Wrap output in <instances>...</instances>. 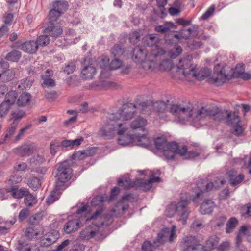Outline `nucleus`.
I'll return each mask as SVG.
<instances>
[{"label":"nucleus","mask_w":251,"mask_h":251,"mask_svg":"<svg viewBox=\"0 0 251 251\" xmlns=\"http://www.w3.org/2000/svg\"><path fill=\"white\" fill-rule=\"evenodd\" d=\"M216 206L211 200H205L200 206V211L203 215L209 214L213 212Z\"/></svg>","instance_id":"aec40b11"},{"label":"nucleus","mask_w":251,"mask_h":251,"mask_svg":"<svg viewBox=\"0 0 251 251\" xmlns=\"http://www.w3.org/2000/svg\"><path fill=\"white\" fill-rule=\"evenodd\" d=\"M31 95L29 93H23L18 98L17 104L19 106H25L30 100Z\"/></svg>","instance_id":"c9c22d12"},{"label":"nucleus","mask_w":251,"mask_h":251,"mask_svg":"<svg viewBox=\"0 0 251 251\" xmlns=\"http://www.w3.org/2000/svg\"><path fill=\"white\" fill-rule=\"evenodd\" d=\"M21 57V53L20 51L13 50L6 55L5 59L8 61L17 62L19 60Z\"/></svg>","instance_id":"ea45409f"},{"label":"nucleus","mask_w":251,"mask_h":251,"mask_svg":"<svg viewBox=\"0 0 251 251\" xmlns=\"http://www.w3.org/2000/svg\"><path fill=\"white\" fill-rule=\"evenodd\" d=\"M213 184L206 180H200L197 183V187L194 189L195 194L192 195L194 202L200 201L203 197V193L212 190Z\"/></svg>","instance_id":"9b49d317"},{"label":"nucleus","mask_w":251,"mask_h":251,"mask_svg":"<svg viewBox=\"0 0 251 251\" xmlns=\"http://www.w3.org/2000/svg\"><path fill=\"white\" fill-rule=\"evenodd\" d=\"M75 63L74 61L70 62L67 64L65 65L63 72L67 75L72 74L75 69Z\"/></svg>","instance_id":"052dcab7"},{"label":"nucleus","mask_w":251,"mask_h":251,"mask_svg":"<svg viewBox=\"0 0 251 251\" xmlns=\"http://www.w3.org/2000/svg\"><path fill=\"white\" fill-rule=\"evenodd\" d=\"M96 73V68L92 66H86L84 67L81 71V76L85 79H92Z\"/></svg>","instance_id":"cd10ccee"},{"label":"nucleus","mask_w":251,"mask_h":251,"mask_svg":"<svg viewBox=\"0 0 251 251\" xmlns=\"http://www.w3.org/2000/svg\"><path fill=\"white\" fill-rule=\"evenodd\" d=\"M146 133V132L145 131V132L141 135H140L139 134L134 135V141H137L138 145L144 147H148L150 144V140L147 137Z\"/></svg>","instance_id":"72a5a7b5"},{"label":"nucleus","mask_w":251,"mask_h":251,"mask_svg":"<svg viewBox=\"0 0 251 251\" xmlns=\"http://www.w3.org/2000/svg\"><path fill=\"white\" fill-rule=\"evenodd\" d=\"M122 134L118 139V143L122 145H126L132 143L135 140V135L129 134L127 135H123Z\"/></svg>","instance_id":"4c0bfd02"},{"label":"nucleus","mask_w":251,"mask_h":251,"mask_svg":"<svg viewBox=\"0 0 251 251\" xmlns=\"http://www.w3.org/2000/svg\"><path fill=\"white\" fill-rule=\"evenodd\" d=\"M127 130V126L120 122L116 121L114 118H111V114L108 115L104 125L100 128L99 134L106 139L112 138L116 132L118 135H122Z\"/></svg>","instance_id":"20e7f679"},{"label":"nucleus","mask_w":251,"mask_h":251,"mask_svg":"<svg viewBox=\"0 0 251 251\" xmlns=\"http://www.w3.org/2000/svg\"><path fill=\"white\" fill-rule=\"evenodd\" d=\"M52 10L63 14L68 8V3L66 1L57 0L53 2Z\"/></svg>","instance_id":"473e14b6"},{"label":"nucleus","mask_w":251,"mask_h":251,"mask_svg":"<svg viewBox=\"0 0 251 251\" xmlns=\"http://www.w3.org/2000/svg\"><path fill=\"white\" fill-rule=\"evenodd\" d=\"M21 49L25 52L33 54L36 52L38 49V45L36 41H29L22 44Z\"/></svg>","instance_id":"393cba45"},{"label":"nucleus","mask_w":251,"mask_h":251,"mask_svg":"<svg viewBox=\"0 0 251 251\" xmlns=\"http://www.w3.org/2000/svg\"><path fill=\"white\" fill-rule=\"evenodd\" d=\"M157 5L159 8L161 14L163 16L166 14V11L164 8L167 4V0H156Z\"/></svg>","instance_id":"338daca9"},{"label":"nucleus","mask_w":251,"mask_h":251,"mask_svg":"<svg viewBox=\"0 0 251 251\" xmlns=\"http://www.w3.org/2000/svg\"><path fill=\"white\" fill-rule=\"evenodd\" d=\"M61 14L60 12H56L55 10H50L49 13V22L52 23L54 22L57 21L58 18L60 17Z\"/></svg>","instance_id":"bf43d9fd"},{"label":"nucleus","mask_w":251,"mask_h":251,"mask_svg":"<svg viewBox=\"0 0 251 251\" xmlns=\"http://www.w3.org/2000/svg\"><path fill=\"white\" fill-rule=\"evenodd\" d=\"M17 97V93L15 91H10L6 94L4 101L12 105L15 102Z\"/></svg>","instance_id":"de8ad7c7"},{"label":"nucleus","mask_w":251,"mask_h":251,"mask_svg":"<svg viewBox=\"0 0 251 251\" xmlns=\"http://www.w3.org/2000/svg\"><path fill=\"white\" fill-rule=\"evenodd\" d=\"M33 81L28 78H24L20 81L18 88L21 90L30 88L32 85Z\"/></svg>","instance_id":"3c124183"},{"label":"nucleus","mask_w":251,"mask_h":251,"mask_svg":"<svg viewBox=\"0 0 251 251\" xmlns=\"http://www.w3.org/2000/svg\"><path fill=\"white\" fill-rule=\"evenodd\" d=\"M227 176L229 178L231 185L235 186L241 183L244 179V176L242 174H238L234 170H231L227 173Z\"/></svg>","instance_id":"a211bd4d"},{"label":"nucleus","mask_w":251,"mask_h":251,"mask_svg":"<svg viewBox=\"0 0 251 251\" xmlns=\"http://www.w3.org/2000/svg\"><path fill=\"white\" fill-rule=\"evenodd\" d=\"M147 121L146 119L138 117L134 119L131 124V127L133 129H141L143 132H145L144 127L147 125Z\"/></svg>","instance_id":"c85d7f7f"},{"label":"nucleus","mask_w":251,"mask_h":251,"mask_svg":"<svg viewBox=\"0 0 251 251\" xmlns=\"http://www.w3.org/2000/svg\"><path fill=\"white\" fill-rule=\"evenodd\" d=\"M46 75H43L41 76L42 79L43 80L42 86L48 87H54L55 86V81L53 79L49 78V76L53 75V73L48 69L46 71Z\"/></svg>","instance_id":"c756f323"},{"label":"nucleus","mask_w":251,"mask_h":251,"mask_svg":"<svg viewBox=\"0 0 251 251\" xmlns=\"http://www.w3.org/2000/svg\"><path fill=\"white\" fill-rule=\"evenodd\" d=\"M219 242V238L216 235L210 236L205 242V249L206 251H211L214 249H217Z\"/></svg>","instance_id":"bb28decb"},{"label":"nucleus","mask_w":251,"mask_h":251,"mask_svg":"<svg viewBox=\"0 0 251 251\" xmlns=\"http://www.w3.org/2000/svg\"><path fill=\"white\" fill-rule=\"evenodd\" d=\"M198 241V239L195 237H186L184 239V242L182 244V248L185 251H192Z\"/></svg>","instance_id":"b1692460"},{"label":"nucleus","mask_w":251,"mask_h":251,"mask_svg":"<svg viewBox=\"0 0 251 251\" xmlns=\"http://www.w3.org/2000/svg\"><path fill=\"white\" fill-rule=\"evenodd\" d=\"M22 177L19 175L13 174L5 181V191L10 193L12 197L15 199H20L24 197L26 193H28V189L25 188L19 189L17 184L22 181Z\"/></svg>","instance_id":"0eeeda50"},{"label":"nucleus","mask_w":251,"mask_h":251,"mask_svg":"<svg viewBox=\"0 0 251 251\" xmlns=\"http://www.w3.org/2000/svg\"><path fill=\"white\" fill-rule=\"evenodd\" d=\"M155 147L163 152V156L167 160L173 159L176 154L183 157L185 159L194 158L199 155L196 151H187L185 146H180L176 142L168 143L164 136L156 138L154 140Z\"/></svg>","instance_id":"f03ea898"},{"label":"nucleus","mask_w":251,"mask_h":251,"mask_svg":"<svg viewBox=\"0 0 251 251\" xmlns=\"http://www.w3.org/2000/svg\"><path fill=\"white\" fill-rule=\"evenodd\" d=\"M25 236L29 239L32 240V239L36 238L38 233L36 230L32 227L27 228L25 233Z\"/></svg>","instance_id":"864d4df0"},{"label":"nucleus","mask_w":251,"mask_h":251,"mask_svg":"<svg viewBox=\"0 0 251 251\" xmlns=\"http://www.w3.org/2000/svg\"><path fill=\"white\" fill-rule=\"evenodd\" d=\"M182 51V49L179 46H176L169 52V56L171 58H176L179 55Z\"/></svg>","instance_id":"5fc2aeb1"},{"label":"nucleus","mask_w":251,"mask_h":251,"mask_svg":"<svg viewBox=\"0 0 251 251\" xmlns=\"http://www.w3.org/2000/svg\"><path fill=\"white\" fill-rule=\"evenodd\" d=\"M152 187V184L149 180L138 179L135 180V188L143 191L149 190Z\"/></svg>","instance_id":"a878e982"},{"label":"nucleus","mask_w":251,"mask_h":251,"mask_svg":"<svg viewBox=\"0 0 251 251\" xmlns=\"http://www.w3.org/2000/svg\"><path fill=\"white\" fill-rule=\"evenodd\" d=\"M119 185H121L123 187L124 189L125 190H128L132 187H135V181H131L129 179H119L118 180Z\"/></svg>","instance_id":"79ce46f5"},{"label":"nucleus","mask_w":251,"mask_h":251,"mask_svg":"<svg viewBox=\"0 0 251 251\" xmlns=\"http://www.w3.org/2000/svg\"><path fill=\"white\" fill-rule=\"evenodd\" d=\"M122 64V62L120 60L115 58L111 62L109 66H105L103 68H101L100 75L103 76L104 74L109 70H116L119 68Z\"/></svg>","instance_id":"7c9ffc66"},{"label":"nucleus","mask_w":251,"mask_h":251,"mask_svg":"<svg viewBox=\"0 0 251 251\" xmlns=\"http://www.w3.org/2000/svg\"><path fill=\"white\" fill-rule=\"evenodd\" d=\"M109 81H103L101 82H95L90 85V87L92 89H100L102 88L107 87L109 85Z\"/></svg>","instance_id":"4d7b16f0"},{"label":"nucleus","mask_w":251,"mask_h":251,"mask_svg":"<svg viewBox=\"0 0 251 251\" xmlns=\"http://www.w3.org/2000/svg\"><path fill=\"white\" fill-rule=\"evenodd\" d=\"M24 196H25L24 202L27 206H32L37 202L36 198L29 192L26 193Z\"/></svg>","instance_id":"a19ab883"},{"label":"nucleus","mask_w":251,"mask_h":251,"mask_svg":"<svg viewBox=\"0 0 251 251\" xmlns=\"http://www.w3.org/2000/svg\"><path fill=\"white\" fill-rule=\"evenodd\" d=\"M9 63L4 61H0V80L7 82L13 79L15 72L13 69H9Z\"/></svg>","instance_id":"f8f14e48"},{"label":"nucleus","mask_w":251,"mask_h":251,"mask_svg":"<svg viewBox=\"0 0 251 251\" xmlns=\"http://www.w3.org/2000/svg\"><path fill=\"white\" fill-rule=\"evenodd\" d=\"M25 112L22 111H16L12 113L11 120H13L12 122L16 121L19 124V120H21L25 115Z\"/></svg>","instance_id":"e2e57ef3"},{"label":"nucleus","mask_w":251,"mask_h":251,"mask_svg":"<svg viewBox=\"0 0 251 251\" xmlns=\"http://www.w3.org/2000/svg\"><path fill=\"white\" fill-rule=\"evenodd\" d=\"M165 53L163 48L148 52L145 48L137 46L132 50V58L135 62L141 63L144 69L152 71L156 67L157 61L162 59Z\"/></svg>","instance_id":"7ed1b4c3"},{"label":"nucleus","mask_w":251,"mask_h":251,"mask_svg":"<svg viewBox=\"0 0 251 251\" xmlns=\"http://www.w3.org/2000/svg\"><path fill=\"white\" fill-rule=\"evenodd\" d=\"M11 105H12L5 101H3L0 105V116L1 117H3L7 113Z\"/></svg>","instance_id":"13d9d810"},{"label":"nucleus","mask_w":251,"mask_h":251,"mask_svg":"<svg viewBox=\"0 0 251 251\" xmlns=\"http://www.w3.org/2000/svg\"><path fill=\"white\" fill-rule=\"evenodd\" d=\"M43 217V213L42 212H39L36 213L32 216H31L29 219V223L31 225H34L38 224L39 222H40Z\"/></svg>","instance_id":"603ef678"},{"label":"nucleus","mask_w":251,"mask_h":251,"mask_svg":"<svg viewBox=\"0 0 251 251\" xmlns=\"http://www.w3.org/2000/svg\"><path fill=\"white\" fill-rule=\"evenodd\" d=\"M237 73L238 74V76L243 79L244 80H249L251 79V74L246 73L244 70V65H238L236 67Z\"/></svg>","instance_id":"e433bc0d"},{"label":"nucleus","mask_w":251,"mask_h":251,"mask_svg":"<svg viewBox=\"0 0 251 251\" xmlns=\"http://www.w3.org/2000/svg\"><path fill=\"white\" fill-rule=\"evenodd\" d=\"M192 28H183L180 31V35L182 38L187 39L192 34Z\"/></svg>","instance_id":"774afa93"},{"label":"nucleus","mask_w":251,"mask_h":251,"mask_svg":"<svg viewBox=\"0 0 251 251\" xmlns=\"http://www.w3.org/2000/svg\"><path fill=\"white\" fill-rule=\"evenodd\" d=\"M192 58L190 55L180 60L178 68L183 69L182 73L186 77L191 76L199 80H202L208 77L211 73V70L208 68L201 70L197 72L194 67L192 66Z\"/></svg>","instance_id":"39448f33"},{"label":"nucleus","mask_w":251,"mask_h":251,"mask_svg":"<svg viewBox=\"0 0 251 251\" xmlns=\"http://www.w3.org/2000/svg\"><path fill=\"white\" fill-rule=\"evenodd\" d=\"M238 220L235 217H232L229 219L226 225V232L230 233L234 230L238 224Z\"/></svg>","instance_id":"58836bf2"},{"label":"nucleus","mask_w":251,"mask_h":251,"mask_svg":"<svg viewBox=\"0 0 251 251\" xmlns=\"http://www.w3.org/2000/svg\"><path fill=\"white\" fill-rule=\"evenodd\" d=\"M63 29L60 26L55 25L52 23H50L44 30V34L48 35L49 36L56 38L62 34Z\"/></svg>","instance_id":"6ab92c4d"},{"label":"nucleus","mask_w":251,"mask_h":251,"mask_svg":"<svg viewBox=\"0 0 251 251\" xmlns=\"http://www.w3.org/2000/svg\"><path fill=\"white\" fill-rule=\"evenodd\" d=\"M88 155H92L90 154L88 151H78L75 152L73 154L72 158L74 160H82L88 156Z\"/></svg>","instance_id":"a18cd8bd"},{"label":"nucleus","mask_w":251,"mask_h":251,"mask_svg":"<svg viewBox=\"0 0 251 251\" xmlns=\"http://www.w3.org/2000/svg\"><path fill=\"white\" fill-rule=\"evenodd\" d=\"M18 125V122L16 121L12 122L10 124L5 132L6 137H12L17 129Z\"/></svg>","instance_id":"09e8293b"},{"label":"nucleus","mask_w":251,"mask_h":251,"mask_svg":"<svg viewBox=\"0 0 251 251\" xmlns=\"http://www.w3.org/2000/svg\"><path fill=\"white\" fill-rule=\"evenodd\" d=\"M63 190V188H60V189L56 190V186L54 189L51 192L50 195L46 199V202L48 204H51L53 203L56 200L59 199L60 193V191Z\"/></svg>","instance_id":"f704fd0d"},{"label":"nucleus","mask_w":251,"mask_h":251,"mask_svg":"<svg viewBox=\"0 0 251 251\" xmlns=\"http://www.w3.org/2000/svg\"><path fill=\"white\" fill-rule=\"evenodd\" d=\"M104 201V197L102 196H97L94 198L91 201V205L94 207H99L100 208L97 210L90 218H87V220L97 219L98 216L100 215L103 211V205Z\"/></svg>","instance_id":"2eb2a0df"},{"label":"nucleus","mask_w":251,"mask_h":251,"mask_svg":"<svg viewBox=\"0 0 251 251\" xmlns=\"http://www.w3.org/2000/svg\"><path fill=\"white\" fill-rule=\"evenodd\" d=\"M140 38V34L137 31H134L129 34V41L131 43L135 44L138 42Z\"/></svg>","instance_id":"0e129e2a"},{"label":"nucleus","mask_w":251,"mask_h":251,"mask_svg":"<svg viewBox=\"0 0 251 251\" xmlns=\"http://www.w3.org/2000/svg\"><path fill=\"white\" fill-rule=\"evenodd\" d=\"M59 237V234L57 230H52L41 239L40 245L43 247H48L55 243Z\"/></svg>","instance_id":"dca6fc26"},{"label":"nucleus","mask_w":251,"mask_h":251,"mask_svg":"<svg viewBox=\"0 0 251 251\" xmlns=\"http://www.w3.org/2000/svg\"><path fill=\"white\" fill-rule=\"evenodd\" d=\"M242 215L245 217L251 216V203H248L243 205L241 208Z\"/></svg>","instance_id":"69168bd1"},{"label":"nucleus","mask_w":251,"mask_h":251,"mask_svg":"<svg viewBox=\"0 0 251 251\" xmlns=\"http://www.w3.org/2000/svg\"><path fill=\"white\" fill-rule=\"evenodd\" d=\"M34 146L32 144H23L21 146L13 149L14 153L21 157L31 155L34 152Z\"/></svg>","instance_id":"4468645a"},{"label":"nucleus","mask_w":251,"mask_h":251,"mask_svg":"<svg viewBox=\"0 0 251 251\" xmlns=\"http://www.w3.org/2000/svg\"><path fill=\"white\" fill-rule=\"evenodd\" d=\"M228 78V75L222 70L214 72V74L209 77V82L217 86L223 85Z\"/></svg>","instance_id":"f3484780"},{"label":"nucleus","mask_w":251,"mask_h":251,"mask_svg":"<svg viewBox=\"0 0 251 251\" xmlns=\"http://www.w3.org/2000/svg\"><path fill=\"white\" fill-rule=\"evenodd\" d=\"M176 226L173 225L170 230L168 228H166L158 234L156 241L154 242L153 244L150 242L145 241L143 243L142 246V251H153L155 247H158L160 244L164 243V239L166 237L169 235V242H172L176 234Z\"/></svg>","instance_id":"6e6552de"},{"label":"nucleus","mask_w":251,"mask_h":251,"mask_svg":"<svg viewBox=\"0 0 251 251\" xmlns=\"http://www.w3.org/2000/svg\"><path fill=\"white\" fill-rule=\"evenodd\" d=\"M144 42L149 47H154L152 50H156L159 48L156 44L159 42V39L156 34H147L144 38Z\"/></svg>","instance_id":"5701e85b"},{"label":"nucleus","mask_w":251,"mask_h":251,"mask_svg":"<svg viewBox=\"0 0 251 251\" xmlns=\"http://www.w3.org/2000/svg\"><path fill=\"white\" fill-rule=\"evenodd\" d=\"M72 169L68 161H64L58 164L55 177H57L56 190L62 188L63 184L68 181L71 178Z\"/></svg>","instance_id":"1a4fd4ad"},{"label":"nucleus","mask_w":251,"mask_h":251,"mask_svg":"<svg viewBox=\"0 0 251 251\" xmlns=\"http://www.w3.org/2000/svg\"><path fill=\"white\" fill-rule=\"evenodd\" d=\"M176 26L172 22H167L164 25H157L155 27V30L160 33H166L170 31L171 28H176Z\"/></svg>","instance_id":"2f4dec72"},{"label":"nucleus","mask_w":251,"mask_h":251,"mask_svg":"<svg viewBox=\"0 0 251 251\" xmlns=\"http://www.w3.org/2000/svg\"><path fill=\"white\" fill-rule=\"evenodd\" d=\"M137 106L135 104L128 102L123 105L121 109L116 113L111 114V118H114L119 122L121 119L129 120L133 118L136 111Z\"/></svg>","instance_id":"9d476101"},{"label":"nucleus","mask_w":251,"mask_h":251,"mask_svg":"<svg viewBox=\"0 0 251 251\" xmlns=\"http://www.w3.org/2000/svg\"><path fill=\"white\" fill-rule=\"evenodd\" d=\"M247 228L242 226L239 230L236 238L235 251H248L247 248L241 244L243 237L246 235Z\"/></svg>","instance_id":"412c9836"},{"label":"nucleus","mask_w":251,"mask_h":251,"mask_svg":"<svg viewBox=\"0 0 251 251\" xmlns=\"http://www.w3.org/2000/svg\"><path fill=\"white\" fill-rule=\"evenodd\" d=\"M189 203V201L186 199L180 200L177 203H171L165 210L166 216L172 217L176 213L179 216V221H182V225H185L190 213L188 208Z\"/></svg>","instance_id":"423d86ee"},{"label":"nucleus","mask_w":251,"mask_h":251,"mask_svg":"<svg viewBox=\"0 0 251 251\" xmlns=\"http://www.w3.org/2000/svg\"><path fill=\"white\" fill-rule=\"evenodd\" d=\"M153 107L154 110L160 112L163 111L166 109V105L163 101H156L153 103Z\"/></svg>","instance_id":"680f3d73"},{"label":"nucleus","mask_w":251,"mask_h":251,"mask_svg":"<svg viewBox=\"0 0 251 251\" xmlns=\"http://www.w3.org/2000/svg\"><path fill=\"white\" fill-rule=\"evenodd\" d=\"M28 185L33 190H37L41 186L40 180L36 177H32L28 180Z\"/></svg>","instance_id":"8fccbe9b"},{"label":"nucleus","mask_w":251,"mask_h":251,"mask_svg":"<svg viewBox=\"0 0 251 251\" xmlns=\"http://www.w3.org/2000/svg\"><path fill=\"white\" fill-rule=\"evenodd\" d=\"M111 53L115 57L121 56L124 52V49L120 45H116L111 50Z\"/></svg>","instance_id":"6e6d98bb"},{"label":"nucleus","mask_w":251,"mask_h":251,"mask_svg":"<svg viewBox=\"0 0 251 251\" xmlns=\"http://www.w3.org/2000/svg\"><path fill=\"white\" fill-rule=\"evenodd\" d=\"M99 233V230L98 226L95 225H90L86 226L79 233V238L81 240H90Z\"/></svg>","instance_id":"ddd939ff"},{"label":"nucleus","mask_w":251,"mask_h":251,"mask_svg":"<svg viewBox=\"0 0 251 251\" xmlns=\"http://www.w3.org/2000/svg\"><path fill=\"white\" fill-rule=\"evenodd\" d=\"M50 41V39L49 37V35L44 34V35H40L38 37L37 40L36 41V43L38 47L39 46H46L49 44Z\"/></svg>","instance_id":"c03bdc74"},{"label":"nucleus","mask_w":251,"mask_h":251,"mask_svg":"<svg viewBox=\"0 0 251 251\" xmlns=\"http://www.w3.org/2000/svg\"><path fill=\"white\" fill-rule=\"evenodd\" d=\"M19 251H38L39 250L34 246V248L30 244L25 243H19L17 247Z\"/></svg>","instance_id":"49530a36"},{"label":"nucleus","mask_w":251,"mask_h":251,"mask_svg":"<svg viewBox=\"0 0 251 251\" xmlns=\"http://www.w3.org/2000/svg\"><path fill=\"white\" fill-rule=\"evenodd\" d=\"M159 67L161 70L170 71L173 67V63L171 59H166L162 60Z\"/></svg>","instance_id":"37998d69"},{"label":"nucleus","mask_w":251,"mask_h":251,"mask_svg":"<svg viewBox=\"0 0 251 251\" xmlns=\"http://www.w3.org/2000/svg\"><path fill=\"white\" fill-rule=\"evenodd\" d=\"M80 221L77 219L69 221L64 226V230L67 234L75 232L80 227Z\"/></svg>","instance_id":"4be33fe9"},{"label":"nucleus","mask_w":251,"mask_h":251,"mask_svg":"<svg viewBox=\"0 0 251 251\" xmlns=\"http://www.w3.org/2000/svg\"><path fill=\"white\" fill-rule=\"evenodd\" d=\"M170 112L177 117L180 122H197L207 117H212L215 121L225 120L229 126H234L240 122V119L236 112L222 110L217 106L202 107L194 109L190 104H174L170 109Z\"/></svg>","instance_id":"f257e3e1"}]
</instances>
